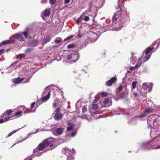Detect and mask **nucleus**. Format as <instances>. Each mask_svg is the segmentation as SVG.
I'll return each mask as SVG.
<instances>
[{"instance_id":"nucleus-1","label":"nucleus","mask_w":160,"mask_h":160,"mask_svg":"<svg viewBox=\"0 0 160 160\" xmlns=\"http://www.w3.org/2000/svg\"><path fill=\"white\" fill-rule=\"evenodd\" d=\"M59 141H43L42 142L39 144L38 148L34 149L33 150L34 152H35L38 149L39 150H42L44 148L46 147H49L53 149L55 147L60 144Z\"/></svg>"},{"instance_id":"nucleus-2","label":"nucleus","mask_w":160,"mask_h":160,"mask_svg":"<svg viewBox=\"0 0 160 160\" xmlns=\"http://www.w3.org/2000/svg\"><path fill=\"white\" fill-rule=\"evenodd\" d=\"M62 152L65 154L68 158L67 160H73L74 158L72 156V154L74 153V149L72 148L69 149L68 148L65 147L62 149Z\"/></svg>"},{"instance_id":"nucleus-3","label":"nucleus","mask_w":160,"mask_h":160,"mask_svg":"<svg viewBox=\"0 0 160 160\" xmlns=\"http://www.w3.org/2000/svg\"><path fill=\"white\" fill-rule=\"evenodd\" d=\"M60 107H58L54 111L53 114H54V119L57 121H59L62 119L64 114H62L60 112Z\"/></svg>"},{"instance_id":"nucleus-4","label":"nucleus","mask_w":160,"mask_h":160,"mask_svg":"<svg viewBox=\"0 0 160 160\" xmlns=\"http://www.w3.org/2000/svg\"><path fill=\"white\" fill-rule=\"evenodd\" d=\"M79 58L78 54H72L67 56V59L69 60L71 62H75Z\"/></svg>"},{"instance_id":"nucleus-5","label":"nucleus","mask_w":160,"mask_h":160,"mask_svg":"<svg viewBox=\"0 0 160 160\" xmlns=\"http://www.w3.org/2000/svg\"><path fill=\"white\" fill-rule=\"evenodd\" d=\"M117 81L116 77L111 78L110 79L106 82V85L107 86H110L114 84Z\"/></svg>"},{"instance_id":"nucleus-6","label":"nucleus","mask_w":160,"mask_h":160,"mask_svg":"<svg viewBox=\"0 0 160 160\" xmlns=\"http://www.w3.org/2000/svg\"><path fill=\"white\" fill-rule=\"evenodd\" d=\"M111 105V102L110 99L108 98H106L103 101L102 106L103 107H107L110 106Z\"/></svg>"},{"instance_id":"nucleus-7","label":"nucleus","mask_w":160,"mask_h":160,"mask_svg":"<svg viewBox=\"0 0 160 160\" xmlns=\"http://www.w3.org/2000/svg\"><path fill=\"white\" fill-rule=\"evenodd\" d=\"M29 31V29L27 28L23 32L22 34L24 36L25 38L26 39H31L32 38V37L31 36H28V32Z\"/></svg>"},{"instance_id":"nucleus-8","label":"nucleus","mask_w":160,"mask_h":160,"mask_svg":"<svg viewBox=\"0 0 160 160\" xmlns=\"http://www.w3.org/2000/svg\"><path fill=\"white\" fill-rule=\"evenodd\" d=\"M157 119H154V117L153 115H150L148 118V122H149V121L150 123H152L154 124L155 122L158 121Z\"/></svg>"},{"instance_id":"nucleus-9","label":"nucleus","mask_w":160,"mask_h":160,"mask_svg":"<svg viewBox=\"0 0 160 160\" xmlns=\"http://www.w3.org/2000/svg\"><path fill=\"white\" fill-rule=\"evenodd\" d=\"M148 87V86L146 83H143L142 88L140 92L141 93L143 94H145L147 92H145V90H146Z\"/></svg>"},{"instance_id":"nucleus-10","label":"nucleus","mask_w":160,"mask_h":160,"mask_svg":"<svg viewBox=\"0 0 160 160\" xmlns=\"http://www.w3.org/2000/svg\"><path fill=\"white\" fill-rule=\"evenodd\" d=\"M14 37L18 41L22 42L24 40V39L22 36L19 34H17L14 35Z\"/></svg>"},{"instance_id":"nucleus-11","label":"nucleus","mask_w":160,"mask_h":160,"mask_svg":"<svg viewBox=\"0 0 160 160\" xmlns=\"http://www.w3.org/2000/svg\"><path fill=\"white\" fill-rule=\"evenodd\" d=\"M15 42V41L14 40H5L0 43V46L12 43Z\"/></svg>"},{"instance_id":"nucleus-12","label":"nucleus","mask_w":160,"mask_h":160,"mask_svg":"<svg viewBox=\"0 0 160 160\" xmlns=\"http://www.w3.org/2000/svg\"><path fill=\"white\" fill-rule=\"evenodd\" d=\"M50 13V11L48 9H46L42 13L41 16H42L47 17Z\"/></svg>"},{"instance_id":"nucleus-13","label":"nucleus","mask_w":160,"mask_h":160,"mask_svg":"<svg viewBox=\"0 0 160 160\" xmlns=\"http://www.w3.org/2000/svg\"><path fill=\"white\" fill-rule=\"evenodd\" d=\"M24 79V78L20 79L19 77H18L14 79L13 82L15 84L19 83L22 81Z\"/></svg>"},{"instance_id":"nucleus-14","label":"nucleus","mask_w":160,"mask_h":160,"mask_svg":"<svg viewBox=\"0 0 160 160\" xmlns=\"http://www.w3.org/2000/svg\"><path fill=\"white\" fill-rule=\"evenodd\" d=\"M51 94L49 92H48L47 95L42 97L41 98V101L42 102L46 101L49 99L50 97Z\"/></svg>"},{"instance_id":"nucleus-15","label":"nucleus","mask_w":160,"mask_h":160,"mask_svg":"<svg viewBox=\"0 0 160 160\" xmlns=\"http://www.w3.org/2000/svg\"><path fill=\"white\" fill-rule=\"evenodd\" d=\"M154 48L149 47L147 48L144 51V52L146 55H149L148 54L150 52L154 50Z\"/></svg>"},{"instance_id":"nucleus-16","label":"nucleus","mask_w":160,"mask_h":160,"mask_svg":"<svg viewBox=\"0 0 160 160\" xmlns=\"http://www.w3.org/2000/svg\"><path fill=\"white\" fill-rule=\"evenodd\" d=\"M13 112V110L12 109H9V110H7V111H5V112L3 114H2V118L4 117V116L6 114L8 115H10L12 114V112Z\"/></svg>"},{"instance_id":"nucleus-17","label":"nucleus","mask_w":160,"mask_h":160,"mask_svg":"<svg viewBox=\"0 0 160 160\" xmlns=\"http://www.w3.org/2000/svg\"><path fill=\"white\" fill-rule=\"evenodd\" d=\"M63 131V128L62 127H60L57 128L56 130V132L59 135L62 134Z\"/></svg>"},{"instance_id":"nucleus-18","label":"nucleus","mask_w":160,"mask_h":160,"mask_svg":"<svg viewBox=\"0 0 160 160\" xmlns=\"http://www.w3.org/2000/svg\"><path fill=\"white\" fill-rule=\"evenodd\" d=\"M119 17L118 15L116 14H114L113 16L112 20L113 23L114 24H116V21H117L118 18Z\"/></svg>"},{"instance_id":"nucleus-19","label":"nucleus","mask_w":160,"mask_h":160,"mask_svg":"<svg viewBox=\"0 0 160 160\" xmlns=\"http://www.w3.org/2000/svg\"><path fill=\"white\" fill-rule=\"evenodd\" d=\"M153 112V109L151 108H148L145 109L144 111V112L148 113V114H150L152 113Z\"/></svg>"},{"instance_id":"nucleus-20","label":"nucleus","mask_w":160,"mask_h":160,"mask_svg":"<svg viewBox=\"0 0 160 160\" xmlns=\"http://www.w3.org/2000/svg\"><path fill=\"white\" fill-rule=\"evenodd\" d=\"M68 124L69 126L67 127V130L68 131H70L73 128L74 125L73 124H71L70 122H68Z\"/></svg>"},{"instance_id":"nucleus-21","label":"nucleus","mask_w":160,"mask_h":160,"mask_svg":"<svg viewBox=\"0 0 160 160\" xmlns=\"http://www.w3.org/2000/svg\"><path fill=\"white\" fill-rule=\"evenodd\" d=\"M50 40V37L49 36H48L46 37L44 39V42L42 43V45H44L47 43L49 42Z\"/></svg>"},{"instance_id":"nucleus-22","label":"nucleus","mask_w":160,"mask_h":160,"mask_svg":"<svg viewBox=\"0 0 160 160\" xmlns=\"http://www.w3.org/2000/svg\"><path fill=\"white\" fill-rule=\"evenodd\" d=\"M22 111L21 110H20L16 112L15 113L14 115L13 116H20L21 114L22 113Z\"/></svg>"},{"instance_id":"nucleus-23","label":"nucleus","mask_w":160,"mask_h":160,"mask_svg":"<svg viewBox=\"0 0 160 160\" xmlns=\"http://www.w3.org/2000/svg\"><path fill=\"white\" fill-rule=\"evenodd\" d=\"M138 83L137 81H134L132 83V87L133 89L135 88L137 83Z\"/></svg>"},{"instance_id":"nucleus-24","label":"nucleus","mask_w":160,"mask_h":160,"mask_svg":"<svg viewBox=\"0 0 160 160\" xmlns=\"http://www.w3.org/2000/svg\"><path fill=\"white\" fill-rule=\"evenodd\" d=\"M131 58L133 60V63H134L136 62V57H134V53L132 52L131 53Z\"/></svg>"},{"instance_id":"nucleus-25","label":"nucleus","mask_w":160,"mask_h":160,"mask_svg":"<svg viewBox=\"0 0 160 160\" xmlns=\"http://www.w3.org/2000/svg\"><path fill=\"white\" fill-rule=\"evenodd\" d=\"M147 115L148 114L146 113V112H144V111L143 113H141L140 116V117L141 118H143L146 117Z\"/></svg>"},{"instance_id":"nucleus-26","label":"nucleus","mask_w":160,"mask_h":160,"mask_svg":"<svg viewBox=\"0 0 160 160\" xmlns=\"http://www.w3.org/2000/svg\"><path fill=\"white\" fill-rule=\"evenodd\" d=\"M18 130H13L11 132H10L8 135V136H7V137H9L10 136H11L14 133H15V132H16Z\"/></svg>"},{"instance_id":"nucleus-27","label":"nucleus","mask_w":160,"mask_h":160,"mask_svg":"<svg viewBox=\"0 0 160 160\" xmlns=\"http://www.w3.org/2000/svg\"><path fill=\"white\" fill-rule=\"evenodd\" d=\"M150 58V55H146V56L143 58L144 61H147Z\"/></svg>"},{"instance_id":"nucleus-28","label":"nucleus","mask_w":160,"mask_h":160,"mask_svg":"<svg viewBox=\"0 0 160 160\" xmlns=\"http://www.w3.org/2000/svg\"><path fill=\"white\" fill-rule=\"evenodd\" d=\"M74 36V35H70L66 38L64 40V41H66L69 40L71 39V38H72Z\"/></svg>"},{"instance_id":"nucleus-29","label":"nucleus","mask_w":160,"mask_h":160,"mask_svg":"<svg viewBox=\"0 0 160 160\" xmlns=\"http://www.w3.org/2000/svg\"><path fill=\"white\" fill-rule=\"evenodd\" d=\"M92 109L94 110H96L98 108V106L97 104H93L92 105Z\"/></svg>"},{"instance_id":"nucleus-30","label":"nucleus","mask_w":160,"mask_h":160,"mask_svg":"<svg viewBox=\"0 0 160 160\" xmlns=\"http://www.w3.org/2000/svg\"><path fill=\"white\" fill-rule=\"evenodd\" d=\"M75 46V45L73 44H71L68 45L67 46V48H73Z\"/></svg>"},{"instance_id":"nucleus-31","label":"nucleus","mask_w":160,"mask_h":160,"mask_svg":"<svg viewBox=\"0 0 160 160\" xmlns=\"http://www.w3.org/2000/svg\"><path fill=\"white\" fill-rule=\"evenodd\" d=\"M101 95L102 97H106L108 95V94L104 92H102L101 93Z\"/></svg>"},{"instance_id":"nucleus-32","label":"nucleus","mask_w":160,"mask_h":160,"mask_svg":"<svg viewBox=\"0 0 160 160\" xmlns=\"http://www.w3.org/2000/svg\"><path fill=\"white\" fill-rule=\"evenodd\" d=\"M56 2V0H49L50 3L51 5L55 4Z\"/></svg>"},{"instance_id":"nucleus-33","label":"nucleus","mask_w":160,"mask_h":160,"mask_svg":"<svg viewBox=\"0 0 160 160\" xmlns=\"http://www.w3.org/2000/svg\"><path fill=\"white\" fill-rule=\"evenodd\" d=\"M125 95V92H122L120 94L119 96L121 98H123L124 97Z\"/></svg>"},{"instance_id":"nucleus-34","label":"nucleus","mask_w":160,"mask_h":160,"mask_svg":"<svg viewBox=\"0 0 160 160\" xmlns=\"http://www.w3.org/2000/svg\"><path fill=\"white\" fill-rule=\"evenodd\" d=\"M136 68L135 66L134 67H132V66H130L129 68V69L130 71H133Z\"/></svg>"},{"instance_id":"nucleus-35","label":"nucleus","mask_w":160,"mask_h":160,"mask_svg":"<svg viewBox=\"0 0 160 160\" xmlns=\"http://www.w3.org/2000/svg\"><path fill=\"white\" fill-rule=\"evenodd\" d=\"M83 20L86 22H87L89 21V18L88 16H86L85 18H83Z\"/></svg>"},{"instance_id":"nucleus-36","label":"nucleus","mask_w":160,"mask_h":160,"mask_svg":"<svg viewBox=\"0 0 160 160\" xmlns=\"http://www.w3.org/2000/svg\"><path fill=\"white\" fill-rule=\"evenodd\" d=\"M87 110V108L85 106H83L82 109V112L84 113L86 112Z\"/></svg>"},{"instance_id":"nucleus-37","label":"nucleus","mask_w":160,"mask_h":160,"mask_svg":"<svg viewBox=\"0 0 160 160\" xmlns=\"http://www.w3.org/2000/svg\"><path fill=\"white\" fill-rule=\"evenodd\" d=\"M35 104V102H33L31 104L30 108L32 109L33 108Z\"/></svg>"},{"instance_id":"nucleus-38","label":"nucleus","mask_w":160,"mask_h":160,"mask_svg":"<svg viewBox=\"0 0 160 160\" xmlns=\"http://www.w3.org/2000/svg\"><path fill=\"white\" fill-rule=\"evenodd\" d=\"M81 16L78 19V20L77 21V23L78 24L79 23H80L82 21V19L81 18Z\"/></svg>"},{"instance_id":"nucleus-39","label":"nucleus","mask_w":160,"mask_h":160,"mask_svg":"<svg viewBox=\"0 0 160 160\" xmlns=\"http://www.w3.org/2000/svg\"><path fill=\"white\" fill-rule=\"evenodd\" d=\"M141 63H137L135 66L136 67V68H137L139 67H140L141 66Z\"/></svg>"},{"instance_id":"nucleus-40","label":"nucleus","mask_w":160,"mask_h":160,"mask_svg":"<svg viewBox=\"0 0 160 160\" xmlns=\"http://www.w3.org/2000/svg\"><path fill=\"white\" fill-rule=\"evenodd\" d=\"M61 41L60 40H56L54 41L55 43L56 44H58L61 42Z\"/></svg>"},{"instance_id":"nucleus-41","label":"nucleus","mask_w":160,"mask_h":160,"mask_svg":"<svg viewBox=\"0 0 160 160\" xmlns=\"http://www.w3.org/2000/svg\"><path fill=\"white\" fill-rule=\"evenodd\" d=\"M10 118L11 117L10 116H8L6 117L5 119V121L6 122L9 120Z\"/></svg>"},{"instance_id":"nucleus-42","label":"nucleus","mask_w":160,"mask_h":160,"mask_svg":"<svg viewBox=\"0 0 160 160\" xmlns=\"http://www.w3.org/2000/svg\"><path fill=\"white\" fill-rule=\"evenodd\" d=\"M47 2V0H42L41 3L42 4L46 3Z\"/></svg>"},{"instance_id":"nucleus-43","label":"nucleus","mask_w":160,"mask_h":160,"mask_svg":"<svg viewBox=\"0 0 160 160\" xmlns=\"http://www.w3.org/2000/svg\"><path fill=\"white\" fill-rule=\"evenodd\" d=\"M70 0H65L64 3L66 4H68L70 2Z\"/></svg>"},{"instance_id":"nucleus-44","label":"nucleus","mask_w":160,"mask_h":160,"mask_svg":"<svg viewBox=\"0 0 160 160\" xmlns=\"http://www.w3.org/2000/svg\"><path fill=\"white\" fill-rule=\"evenodd\" d=\"M118 89L119 91H121L122 89V85H120L118 87Z\"/></svg>"},{"instance_id":"nucleus-45","label":"nucleus","mask_w":160,"mask_h":160,"mask_svg":"<svg viewBox=\"0 0 160 160\" xmlns=\"http://www.w3.org/2000/svg\"><path fill=\"white\" fill-rule=\"evenodd\" d=\"M22 55L21 54H19V56H17L16 57V58L17 59H18L19 58V57H20V58H22Z\"/></svg>"},{"instance_id":"nucleus-46","label":"nucleus","mask_w":160,"mask_h":160,"mask_svg":"<svg viewBox=\"0 0 160 160\" xmlns=\"http://www.w3.org/2000/svg\"><path fill=\"white\" fill-rule=\"evenodd\" d=\"M4 49H0V54H1L4 52Z\"/></svg>"},{"instance_id":"nucleus-47","label":"nucleus","mask_w":160,"mask_h":160,"mask_svg":"<svg viewBox=\"0 0 160 160\" xmlns=\"http://www.w3.org/2000/svg\"><path fill=\"white\" fill-rule=\"evenodd\" d=\"M75 134L76 132H73L71 134V135L72 137H74L75 135Z\"/></svg>"},{"instance_id":"nucleus-48","label":"nucleus","mask_w":160,"mask_h":160,"mask_svg":"<svg viewBox=\"0 0 160 160\" xmlns=\"http://www.w3.org/2000/svg\"><path fill=\"white\" fill-rule=\"evenodd\" d=\"M53 106L54 107H56L57 106L56 103L55 102H54L53 103Z\"/></svg>"},{"instance_id":"nucleus-49","label":"nucleus","mask_w":160,"mask_h":160,"mask_svg":"<svg viewBox=\"0 0 160 160\" xmlns=\"http://www.w3.org/2000/svg\"><path fill=\"white\" fill-rule=\"evenodd\" d=\"M4 121V120L3 119H0V123H3Z\"/></svg>"},{"instance_id":"nucleus-50","label":"nucleus","mask_w":160,"mask_h":160,"mask_svg":"<svg viewBox=\"0 0 160 160\" xmlns=\"http://www.w3.org/2000/svg\"><path fill=\"white\" fill-rule=\"evenodd\" d=\"M98 100V98H95L94 99L93 102H97Z\"/></svg>"},{"instance_id":"nucleus-51","label":"nucleus","mask_w":160,"mask_h":160,"mask_svg":"<svg viewBox=\"0 0 160 160\" xmlns=\"http://www.w3.org/2000/svg\"><path fill=\"white\" fill-rule=\"evenodd\" d=\"M100 113H100L98 111H96L95 112V113L96 114H100Z\"/></svg>"},{"instance_id":"nucleus-52","label":"nucleus","mask_w":160,"mask_h":160,"mask_svg":"<svg viewBox=\"0 0 160 160\" xmlns=\"http://www.w3.org/2000/svg\"><path fill=\"white\" fill-rule=\"evenodd\" d=\"M31 48H28L27 49L26 51L27 52H29L31 51Z\"/></svg>"},{"instance_id":"nucleus-53","label":"nucleus","mask_w":160,"mask_h":160,"mask_svg":"<svg viewBox=\"0 0 160 160\" xmlns=\"http://www.w3.org/2000/svg\"><path fill=\"white\" fill-rule=\"evenodd\" d=\"M134 96L135 97H138V93H135L134 94Z\"/></svg>"},{"instance_id":"nucleus-54","label":"nucleus","mask_w":160,"mask_h":160,"mask_svg":"<svg viewBox=\"0 0 160 160\" xmlns=\"http://www.w3.org/2000/svg\"><path fill=\"white\" fill-rule=\"evenodd\" d=\"M121 29V28H118V29H117V28H114V30H115L116 31H118V30H120V29Z\"/></svg>"},{"instance_id":"nucleus-55","label":"nucleus","mask_w":160,"mask_h":160,"mask_svg":"<svg viewBox=\"0 0 160 160\" xmlns=\"http://www.w3.org/2000/svg\"><path fill=\"white\" fill-rule=\"evenodd\" d=\"M82 35H81L80 34H78V37L79 38H81L82 37Z\"/></svg>"},{"instance_id":"nucleus-56","label":"nucleus","mask_w":160,"mask_h":160,"mask_svg":"<svg viewBox=\"0 0 160 160\" xmlns=\"http://www.w3.org/2000/svg\"><path fill=\"white\" fill-rule=\"evenodd\" d=\"M42 155V153H40L39 154H38V155H37V156H41V155Z\"/></svg>"},{"instance_id":"nucleus-57","label":"nucleus","mask_w":160,"mask_h":160,"mask_svg":"<svg viewBox=\"0 0 160 160\" xmlns=\"http://www.w3.org/2000/svg\"><path fill=\"white\" fill-rule=\"evenodd\" d=\"M157 148H160V145H159L158 147H157Z\"/></svg>"},{"instance_id":"nucleus-58","label":"nucleus","mask_w":160,"mask_h":160,"mask_svg":"<svg viewBox=\"0 0 160 160\" xmlns=\"http://www.w3.org/2000/svg\"><path fill=\"white\" fill-rule=\"evenodd\" d=\"M72 2H73V0H72Z\"/></svg>"},{"instance_id":"nucleus-59","label":"nucleus","mask_w":160,"mask_h":160,"mask_svg":"<svg viewBox=\"0 0 160 160\" xmlns=\"http://www.w3.org/2000/svg\"><path fill=\"white\" fill-rule=\"evenodd\" d=\"M14 145H15V144H14V145H13V146H14Z\"/></svg>"},{"instance_id":"nucleus-60","label":"nucleus","mask_w":160,"mask_h":160,"mask_svg":"<svg viewBox=\"0 0 160 160\" xmlns=\"http://www.w3.org/2000/svg\"><path fill=\"white\" fill-rule=\"evenodd\" d=\"M14 145H15V144H14V145H13V146H14Z\"/></svg>"},{"instance_id":"nucleus-61","label":"nucleus","mask_w":160,"mask_h":160,"mask_svg":"<svg viewBox=\"0 0 160 160\" xmlns=\"http://www.w3.org/2000/svg\"><path fill=\"white\" fill-rule=\"evenodd\" d=\"M14 145H15V144H14V145H13V146H14Z\"/></svg>"}]
</instances>
